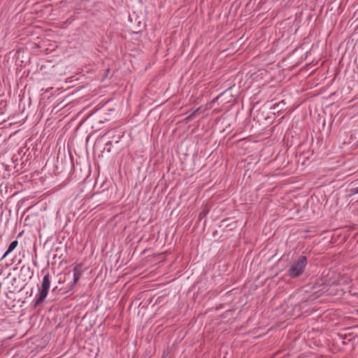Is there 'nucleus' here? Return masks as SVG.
Returning <instances> with one entry per match:
<instances>
[{"label": "nucleus", "mask_w": 358, "mask_h": 358, "mask_svg": "<svg viewBox=\"0 0 358 358\" xmlns=\"http://www.w3.org/2000/svg\"><path fill=\"white\" fill-rule=\"evenodd\" d=\"M306 265L307 257L304 255H300L297 259L293 262L287 270V275L292 278L299 277L303 273Z\"/></svg>", "instance_id": "obj_1"}, {"label": "nucleus", "mask_w": 358, "mask_h": 358, "mask_svg": "<svg viewBox=\"0 0 358 358\" xmlns=\"http://www.w3.org/2000/svg\"><path fill=\"white\" fill-rule=\"evenodd\" d=\"M50 275L48 273L43 276L41 283V288L39 291L38 294L36 296V299L32 303V306L34 308H37L45 301V298L48 296L50 289Z\"/></svg>", "instance_id": "obj_2"}, {"label": "nucleus", "mask_w": 358, "mask_h": 358, "mask_svg": "<svg viewBox=\"0 0 358 358\" xmlns=\"http://www.w3.org/2000/svg\"><path fill=\"white\" fill-rule=\"evenodd\" d=\"M73 282L70 287V289H73V287L78 283L79 281L81 275H82V266L80 264H77L73 269Z\"/></svg>", "instance_id": "obj_3"}, {"label": "nucleus", "mask_w": 358, "mask_h": 358, "mask_svg": "<svg viewBox=\"0 0 358 358\" xmlns=\"http://www.w3.org/2000/svg\"><path fill=\"white\" fill-rule=\"evenodd\" d=\"M18 245V241L17 240H15L12 241L10 245H8V248L4 255H3L2 259L5 258L9 253H10L12 251H13L16 247Z\"/></svg>", "instance_id": "obj_4"}, {"label": "nucleus", "mask_w": 358, "mask_h": 358, "mask_svg": "<svg viewBox=\"0 0 358 358\" xmlns=\"http://www.w3.org/2000/svg\"><path fill=\"white\" fill-rule=\"evenodd\" d=\"M352 334L351 333H338L337 334V336L341 339V340H345V339H348L349 341H351V338H349L348 337L351 335Z\"/></svg>", "instance_id": "obj_5"}, {"label": "nucleus", "mask_w": 358, "mask_h": 358, "mask_svg": "<svg viewBox=\"0 0 358 358\" xmlns=\"http://www.w3.org/2000/svg\"><path fill=\"white\" fill-rule=\"evenodd\" d=\"M199 110V108H197V109L194 110L192 113H191L189 114V117H189V118L192 117L193 116H194V115H195V114H196Z\"/></svg>", "instance_id": "obj_6"}, {"label": "nucleus", "mask_w": 358, "mask_h": 358, "mask_svg": "<svg viewBox=\"0 0 358 358\" xmlns=\"http://www.w3.org/2000/svg\"><path fill=\"white\" fill-rule=\"evenodd\" d=\"M352 194H358V187L351 189Z\"/></svg>", "instance_id": "obj_7"}, {"label": "nucleus", "mask_w": 358, "mask_h": 358, "mask_svg": "<svg viewBox=\"0 0 358 358\" xmlns=\"http://www.w3.org/2000/svg\"><path fill=\"white\" fill-rule=\"evenodd\" d=\"M351 329H352V327H348V328H344V329H343V331H350V330H351Z\"/></svg>", "instance_id": "obj_8"}, {"label": "nucleus", "mask_w": 358, "mask_h": 358, "mask_svg": "<svg viewBox=\"0 0 358 358\" xmlns=\"http://www.w3.org/2000/svg\"><path fill=\"white\" fill-rule=\"evenodd\" d=\"M8 293L13 294V291H9L8 293H6V296H8Z\"/></svg>", "instance_id": "obj_9"}, {"label": "nucleus", "mask_w": 358, "mask_h": 358, "mask_svg": "<svg viewBox=\"0 0 358 358\" xmlns=\"http://www.w3.org/2000/svg\"><path fill=\"white\" fill-rule=\"evenodd\" d=\"M24 268H25V266H22V268H21V271L24 270Z\"/></svg>", "instance_id": "obj_10"}, {"label": "nucleus", "mask_w": 358, "mask_h": 358, "mask_svg": "<svg viewBox=\"0 0 358 358\" xmlns=\"http://www.w3.org/2000/svg\"><path fill=\"white\" fill-rule=\"evenodd\" d=\"M199 216L201 218V216H203V214H202L201 213L199 214Z\"/></svg>", "instance_id": "obj_11"}, {"label": "nucleus", "mask_w": 358, "mask_h": 358, "mask_svg": "<svg viewBox=\"0 0 358 358\" xmlns=\"http://www.w3.org/2000/svg\"><path fill=\"white\" fill-rule=\"evenodd\" d=\"M199 216L201 218V216H203V214H202L201 213L199 214Z\"/></svg>", "instance_id": "obj_12"}, {"label": "nucleus", "mask_w": 358, "mask_h": 358, "mask_svg": "<svg viewBox=\"0 0 358 358\" xmlns=\"http://www.w3.org/2000/svg\"><path fill=\"white\" fill-rule=\"evenodd\" d=\"M29 268L27 267V268H24V271H27V270H29Z\"/></svg>", "instance_id": "obj_13"}, {"label": "nucleus", "mask_w": 358, "mask_h": 358, "mask_svg": "<svg viewBox=\"0 0 358 358\" xmlns=\"http://www.w3.org/2000/svg\"><path fill=\"white\" fill-rule=\"evenodd\" d=\"M357 314L358 315V309L357 310Z\"/></svg>", "instance_id": "obj_14"}]
</instances>
